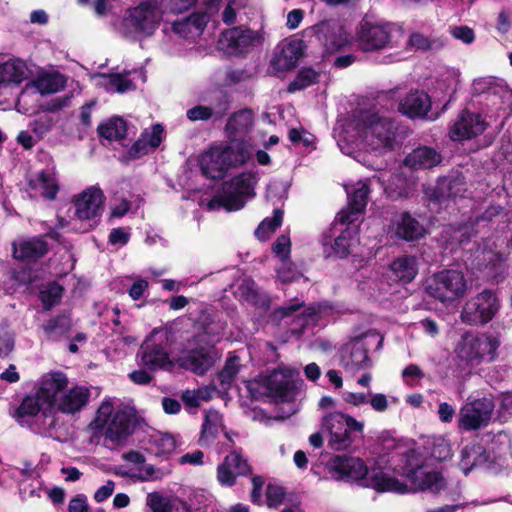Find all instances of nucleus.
I'll return each instance as SVG.
<instances>
[{"instance_id":"nucleus-1","label":"nucleus","mask_w":512,"mask_h":512,"mask_svg":"<svg viewBox=\"0 0 512 512\" xmlns=\"http://www.w3.org/2000/svg\"><path fill=\"white\" fill-rule=\"evenodd\" d=\"M394 472L409 481L410 489L406 483L375 469L372 470L364 487L381 493L405 494L410 490L439 492L446 486L443 475L438 471H427L421 457L414 450H409L401 456L400 463L394 467Z\"/></svg>"},{"instance_id":"nucleus-2","label":"nucleus","mask_w":512,"mask_h":512,"mask_svg":"<svg viewBox=\"0 0 512 512\" xmlns=\"http://www.w3.org/2000/svg\"><path fill=\"white\" fill-rule=\"evenodd\" d=\"M246 388L253 399L268 397L275 403L293 402L298 394L292 371L287 368H276L267 375L248 380Z\"/></svg>"},{"instance_id":"nucleus-3","label":"nucleus","mask_w":512,"mask_h":512,"mask_svg":"<svg viewBox=\"0 0 512 512\" xmlns=\"http://www.w3.org/2000/svg\"><path fill=\"white\" fill-rule=\"evenodd\" d=\"M257 177L254 172L246 171L224 181L220 191L207 203L209 210L224 208L228 212L239 211L253 198Z\"/></svg>"},{"instance_id":"nucleus-4","label":"nucleus","mask_w":512,"mask_h":512,"mask_svg":"<svg viewBox=\"0 0 512 512\" xmlns=\"http://www.w3.org/2000/svg\"><path fill=\"white\" fill-rule=\"evenodd\" d=\"M257 177L254 172L246 171L224 181L220 191L207 203L209 210L224 208L228 212L239 211L253 198Z\"/></svg>"},{"instance_id":"nucleus-5","label":"nucleus","mask_w":512,"mask_h":512,"mask_svg":"<svg viewBox=\"0 0 512 512\" xmlns=\"http://www.w3.org/2000/svg\"><path fill=\"white\" fill-rule=\"evenodd\" d=\"M134 421L135 416L133 413L124 409L114 411L112 401L104 400L89 427L95 434L104 431L106 439L113 444L119 445L133 433Z\"/></svg>"},{"instance_id":"nucleus-6","label":"nucleus","mask_w":512,"mask_h":512,"mask_svg":"<svg viewBox=\"0 0 512 512\" xmlns=\"http://www.w3.org/2000/svg\"><path fill=\"white\" fill-rule=\"evenodd\" d=\"M424 290L441 303H453L465 295L467 280L459 270L443 269L426 278Z\"/></svg>"},{"instance_id":"nucleus-7","label":"nucleus","mask_w":512,"mask_h":512,"mask_svg":"<svg viewBox=\"0 0 512 512\" xmlns=\"http://www.w3.org/2000/svg\"><path fill=\"white\" fill-rule=\"evenodd\" d=\"M323 426L329 431L328 447L343 451L351 447L356 438L363 434L364 424L342 412H333L323 418Z\"/></svg>"},{"instance_id":"nucleus-8","label":"nucleus","mask_w":512,"mask_h":512,"mask_svg":"<svg viewBox=\"0 0 512 512\" xmlns=\"http://www.w3.org/2000/svg\"><path fill=\"white\" fill-rule=\"evenodd\" d=\"M500 346L498 336L483 333L474 335L466 333L457 349L459 358L470 365H478L482 362H493L496 360L497 350Z\"/></svg>"},{"instance_id":"nucleus-9","label":"nucleus","mask_w":512,"mask_h":512,"mask_svg":"<svg viewBox=\"0 0 512 512\" xmlns=\"http://www.w3.org/2000/svg\"><path fill=\"white\" fill-rule=\"evenodd\" d=\"M500 307L496 291L484 289L466 301L460 317L465 324L483 326L492 321Z\"/></svg>"},{"instance_id":"nucleus-10","label":"nucleus","mask_w":512,"mask_h":512,"mask_svg":"<svg viewBox=\"0 0 512 512\" xmlns=\"http://www.w3.org/2000/svg\"><path fill=\"white\" fill-rule=\"evenodd\" d=\"M364 140L373 151H391L396 139V127L391 118L370 114L363 119Z\"/></svg>"},{"instance_id":"nucleus-11","label":"nucleus","mask_w":512,"mask_h":512,"mask_svg":"<svg viewBox=\"0 0 512 512\" xmlns=\"http://www.w3.org/2000/svg\"><path fill=\"white\" fill-rule=\"evenodd\" d=\"M157 0H145L136 7L126 11L122 22V31L125 37L132 34L151 36L159 25L156 7Z\"/></svg>"},{"instance_id":"nucleus-12","label":"nucleus","mask_w":512,"mask_h":512,"mask_svg":"<svg viewBox=\"0 0 512 512\" xmlns=\"http://www.w3.org/2000/svg\"><path fill=\"white\" fill-rule=\"evenodd\" d=\"M494 408V401L489 397L467 402L460 409L458 428L470 432L486 427L491 421Z\"/></svg>"},{"instance_id":"nucleus-13","label":"nucleus","mask_w":512,"mask_h":512,"mask_svg":"<svg viewBox=\"0 0 512 512\" xmlns=\"http://www.w3.org/2000/svg\"><path fill=\"white\" fill-rule=\"evenodd\" d=\"M330 471L337 480L358 482L362 486L369 478V469L358 457L336 455L330 460Z\"/></svg>"},{"instance_id":"nucleus-14","label":"nucleus","mask_w":512,"mask_h":512,"mask_svg":"<svg viewBox=\"0 0 512 512\" xmlns=\"http://www.w3.org/2000/svg\"><path fill=\"white\" fill-rule=\"evenodd\" d=\"M310 29L326 53L338 52L349 44L344 27L334 19L320 21Z\"/></svg>"},{"instance_id":"nucleus-15","label":"nucleus","mask_w":512,"mask_h":512,"mask_svg":"<svg viewBox=\"0 0 512 512\" xmlns=\"http://www.w3.org/2000/svg\"><path fill=\"white\" fill-rule=\"evenodd\" d=\"M258 40L257 32L236 26L221 33L219 44L229 55L244 56L252 50Z\"/></svg>"},{"instance_id":"nucleus-16","label":"nucleus","mask_w":512,"mask_h":512,"mask_svg":"<svg viewBox=\"0 0 512 512\" xmlns=\"http://www.w3.org/2000/svg\"><path fill=\"white\" fill-rule=\"evenodd\" d=\"M486 129V123L480 113L463 109L449 129L453 141H464L481 135Z\"/></svg>"},{"instance_id":"nucleus-17","label":"nucleus","mask_w":512,"mask_h":512,"mask_svg":"<svg viewBox=\"0 0 512 512\" xmlns=\"http://www.w3.org/2000/svg\"><path fill=\"white\" fill-rule=\"evenodd\" d=\"M253 472L248 460L239 451H232L217 467V479L223 486H233L237 476H249Z\"/></svg>"},{"instance_id":"nucleus-18","label":"nucleus","mask_w":512,"mask_h":512,"mask_svg":"<svg viewBox=\"0 0 512 512\" xmlns=\"http://www.w3.org/2000/svg\"><path fill=\"white\" fill-rule=\"evenodd\" d=\"M360 48L365 52L384 49L390 42L391 33L387 25L363 21L357 32Z\"/></svg>"},{"instance_id":"nucleus-19","label":"nucleus","mask_w":512,"mask_h":512,"mask_svg":"<svg viewBox=\"0 0 512 512\" xmlns=\"http://www.w3.org/2000/svg\"><path fill=\"white\" fill-rule=\"evenodd\" d=\"M104 194L98 187L84 190L75 200V215L80 220L97 222L103 211Z\"/></svg>"},{"instance_id":"nucleus-20","label":"nucleus","mask_w":512,"mask_h":512,"mask_svg":"<svg viewBox=\"0 0 512 512\" xmlns=\"http://www.w3.org/2000/svg\"><path fill=\"white\" fill-rule=\"evenodd\" d=\"M369 194L370 187L366 183H362L352 193H348V205L337 214L336 221L341 225H354L360 214L365 212Z\"/></svg>"},{"instance_id":"nucleus-21","label":"nucleus","mask_w":512,"mask_h":512,"mask_svg":"<svg viewBox=\"0 0 512 512\" xmlns=\"http://www.w3.org/2000/svg\"><path fill=\"white\" fill-rule=\"evenodd\" d=\"M215 363L214 347L199 346L189 349L181 358V367L198 375H204Z\"/></svg>"},{"instance_id":"nucleus-22","label":"nucleus","mask_w":512,"mask_h":512,"mask_svg":"<svg viewBox=\"0 0 512 512\" xmlns=\"http://www.w3.org/2000/svg\"><path fill=\"white\" fill-rule=\"evenodd\" d=\"M431 98L423 90H411L399 102L398 110L410 119L424 118L431 109Z\"/></svg>"},{"instance_id":"nucleus-23","label":"nucleus","mask_w":512,"mask_h":512,"mask_svg":"<svg viewBox=\"0 0 512 512\" xmlns=\"http://www.w3.org/2000/svg\"><path fill=\"white\" fill-rule=\"evenodd\" d=\"M393 232L397 239L416 242L424 238L427 231L408 211L402 212L393 222Z\"/></svg>"},{"instance_id":"nucleus-24","label":"nucleus","mask_w":512,"mask_h":512,"mask_svg":"<svg viewBox=\"0 0 512 512\" xmlns=\"http://www.w3.org/2000/svg\"><path fill=\"white\" fill-rule=\"evenodd\" d=\"M13 257L26 262H36L44 257L49 250L48 243L43 236L20 240L12 244Z\"/></svg>"},{"instance_id":"nucleus-25","label":"nucleus","mask_w":512,"mask_h":512,"mask_svg":"<svg viewBox=\"0 0 512 512\" xmlns=\"http://www.w3.org/2000/svg\"><path fill=\"white\" fill-rule=\"evenodd\" d=\"M68 385L67 376L61 371L50 372L42 377L39 388L36 393L42 399V402L48 406H53L58 393L66 389Z\"/></svg>"},{"instance_id":"nucleus-26","label":"nucleus","mask_w":512,"mask_h":512,"mask_svg":"<svg viewBox=\"0 0 512 512\" xmlns=\"http://www.w3.org/2000/svg\"><path fill=\"white\" fill-rule=\"evenodd\" d=\"M202 175L211 180L223 179L229 170L218 146L210 147L200 158Z\"/></svg>"},{"instance_id":"nucleus-27","label":"nucleus","mask_w":512,"mask_h":512,"mask_svg":"<svg viewBox=\"0 0 512 512\" xmlns=\"http://www.w3.org/2000/svg\"><path fill=\"white\" fill-rule=\"evenodd\" d=\"M302 43V40H294L284 44L271 60L273 69L285 72L296 67L299 59L304 54Z\"/></svg>"},{"instance_id":"nucleus-28","label":"nucleus","mask_w":512,"mask_h":512,"mask_svg":"<svg viewBox=\"0 0 512 512\" xmlns=\"http://www.w3.org/2000/svg\"><path fill=\"white\" fill-rule=\"evenodd\" d=\"M254 125V113L251 108H243L232 113L225 125L227 138H239L248 135Z\"/></svg>"},{"instance_id":"nucleus-29","label":"nucleus","mask_w":512,"mask_h":512,"mask_svg":"<svg viewBox=\"0 0 512 512\" xmlns=\"http://www.w3.org/2000/svg\"><path fill=\"white\" fill-rule=\"evenodd\" d=\"M164 128L161 124H155L152 127V133L149 135L146 132L142 133L140 137L132 144L127 150L126 156L129 160L139 159L149 153V148H157L162 142V134Z\"/></svg>"},{"instance_id":"nucleus-30","label":"nucleus","mask_w":512,"mask_h":512,"mask_svg":"<svg viewBox=\"0 0 512 512\" xmlns=\"http://www.w3.org/2000/svg\"><path fill=\"white\" fill-rule=\"evenodd\" d=\"M230 109V99L227 92H221L220 98L214 107L196 105L187 110L186 116L190 121H207L212 117L223 118Z\"/></svg>"},{"instance_id":"nucleus-31","label":"nucleus","mask_w":512,"mask_h":512,"mask_svg":"<svg viewBox=\"0 0 512 512\" xmlns=\"http://www.w3.org/2000/svg\"><path fill=\"white\" fill-rule=\"evenodd\" d=\"M226 145H219L220 153L228 168H237L244 165L250 158V152L243 139L228 138Z\"/></svg>"},{"instance_id":"nucleus-32","label":"nucleus","mask_w":512,"mask_h":512,"mask_svg":"<svg viewBox=\"0 0 512 512\" xmlns=\"http://www.w3.org/2000/svg\"><path fill=\"white\" fill-rule=\"evenodd\" d=\"M442 161V156L436 149L429 146H419L413 149L404 159V164L412 169H431Z\"/></svg>"},{"instance_id":"nucleus-33","label":"nucleus","mask_w":512,"mask_h":512,"mask_svg":"<svg viewBox=\"0 0 512 512\" xmlns=\"http://www.w3.org/2000/svg\"><path fill=\"white\" fill-rule=\"evenodd\" d=\"M90 398V391L85 386H75L67 391L59 402L58 409L65 414L79 412L87 405Z\"/></svg>"},{"instance_id":"nucleus-34","label":"nucleus","mask_w":512,"mask_h":512,"mask_svg":"<svg viewBox=\"0 0 512 512\" xmlns=\"http://www.w3.org/2000/svg\"><path fill=\"white\" fill-rule=\"evenodd\" d=\"M141 361L148 369L155 371L171 364L169 354L161 344L143 343L141 348Z\"/></svg>"},{"instance_id":"nucleus-35","label":"nucleus","mask_w":512,"mask_h":512,"mask_svg":"<svg viewBox=\"0 0 512 512\" xmlns=\"http://www.w3.org/2000/svg\"><path fill=\"white\" fill-rule=\"evenodd\" d=\"M390 269L399 281L410 283L418 274L417 259L411 255L400 256L393 260Z\"/></svg>"},{"instance_id":"nucleus-36","label":"nucleus","mask_w":512,"mask_h":512,"mask_svg":"<svg viewBox=\"0 0 512 512\" xmlns=\"http://www.w3.org/2000/svg\"><path fill=\"white\" fill-rule=\"evenodd\" d=\"M27 185L32 190L40 187L43 190L42 196L51 201L56 199L60 190L55 175L45 170L40 171L36 178L28 179Z\"/></svg>"},{"instance_id":"nucleus-37","label":"nucleus","mask_w":512,"mask_h":512,"mask_svg":"<svg viewBox=\"0 0 512 512\" xmlns=\"http://www.w3.org/2000/svg\"><path fill=\"white\" fill-rule=\"evenodd\" d=\"M44 405L46 403L42 402L37 393L35 395H26L14 412H11V416L18 424L23 425L26 423V418L36 417Z\"/></svg>"},{"instance_id":"nucleus-38","label":"nucleus","mask_w":512,"mask_h":512,"mask_svg":"<svg viewBox=\"0 0 512 512\" xmlns=\"http://www.w3.org/2000/svg\"><path fill=\"white\" fill-rule=\"evenodd\" d=\"M490 461V453L480 444L466 445L461 451V465L468 471Z\"/></svg>"},{"instance_id":"nucleus-39","label":"nucleus","mask_w":512,"mask_h":512,"mask_svg":"<svg viewBox=\"0 0 512 512\" xmlns=\"http://www.w3.org/2000/svg\"><path fill=\"white\" fill-rule=\"evenodd\" d=\"M127 122L119 116L110 118L98 125L97 132L100 137L110 141H120L127 136Z\"/></svg>"},{"instance_id":"nucleus-40","label":"nucleus","mask_w":512,"mask_h":512,"mask_svg":"<svg viewBox=\"0 0 512 512\" xmlns=\"http://www.w3.org/2000/svg\"><path fill=\"white\" fill-rule=\"evenodd\" d=\"M26 65L19 59L0 63V85L20 84L25 79Z\"/></svg>"},{"instance_id":"nucleus-41","label":"nucleus","mask_w":512,"mask_h":512,"mask_svg":"<svg viewBox=\"0 0 512 512\" xmlns=\"http://www.w3.org/2000/svg\"><path fill=\"white\" fill-rule=\"evenodd\" d=\"M463 185L464 182L458 177L444 179L434 189L432 199L439 203L455 199L463 191Z\"/></svg>"},{"instance_id":"nucleus-42","label":"nucleus","mask_w":512,"mask_h":512,"mask_svg":"<svg viewBox=\"0 0 512 512\" xmlns=\"http://www.w3.org/2000/svg\"><path fill=\"white\" fill-rule=\"evenodd\" d=\"M341 362L343 366L351 370H361L370 366L368 350L363 344H353L348 355H343Z\"/></svg>"},{"instance_id":"nucleus-43","label":"nucleus","mask_w":512,"mask_h":512,"mask_svg":"<svg viewBox=\"0 0 512 512\" xmlns=\"http://www.w3.org/2000/svg\"><path fill=\"white\" fill-rule=\"evenodd\" d=\"M283 210L276 208L273 210V216L266 217L264 220L260 222L258 227L256 228L254 234L256 238L261 241L265 242L269 240L272 233H274L277 228H279L282 225L283 222Z\"/></svg>"},{"instance_id":"nucleus-44","label":"nucleus","mask_w":512,"mask_h":512,"mask_svg":"<svg viewBox=\"0 0 512 512\" xmlns=\"http://www.w3.org/2000/svg\"><path fill=\"white\" fill-rule=\"evenodd\" d=\"M241 358L235 354H229L223 368L218 372L217 379L222 387L228 389L240 372Z\"/></svg>"},{"instance_id":"nucleus-45","label":"nucleus","mask_w":512,"mask_h":512,"mask_svg":"<svg viewBox=\"0 0 512 512\" xmlns=\"http://www.w3.org/2000/svg\"><path fill=\"white\" fill-rule=\"evenodd\" d=\"M319 77L320 73L315 71L312 67H303L289 83L287 91L289 93H294L296 91L306 89L307 87L316 84Z\"/></svg>"},{"instance_id":"nucleus-46","label":"nucleus","mask_w":512,"mask_h":512,"mask_svg":"<svg viewBox=\"0 0 512 512\" xmlns=\"http://www.w3.org/2000/svg\"><path fill=\"white\" fill-rule=\"evenodd\" d=\"M408 44L415 50L423 52L438 51L444 47V41L439 37H427L419 32H413L409 36Z\"/></svg>"},{"instance_id":"nucleus-47","label":"nucleus","mask_w":512,"mask_h":512,"mask_svg":"<svg viewBox=\"0 0 512 512\" xmlns=\"http://www.w3.org/2000/svg\"><path fill=\"white\" fill-rule=\"evenodd\" d=\"M355 234L356 230L351 228L350 225H347L346 229L343 230L341 234L335 238L332 249L338 258L344 259L350 255V248L353 245Z\"/></svg>"},{"instance_id":"nucleus-48","label":"nucleus","mask_w":512,"mask_h":512,"mask_svg":"<svg viewBox=\"0 0 512 512\" xmlns=\"http://www.w3.org/2000/svg\"><path fill=\"white\" fill-rule=\"evenodd\" d=\"M64 288L57 282H49L45 289L40 290L39 300L44 310H51L62 298Z\"/></svg>"},{"instance_id":"nucleus-49","label":"nucleus","mask_w":512,"mask_h":512,"mask_svg":"<svg viewBox=\"0 0 512 512\" xmlns=\"http://www.w3.org/2000/svg\"><path fill=\"white\" fill-rule=\"evenodd\" d=\"M242 296L246 302L258 309L266 311L270 308L269 296L255 288L254 283L247 285L245 289L242 290Z\"/></svg>"},{"instance_id":"nucleus-50","label":"nucleus","mask_w":512,"mask_h":512,"mask_svg":"<svg viewBox=\"0 0 512 512\" xmlns=\"http://www.w3.org/2000/svg\"><path fill=\"white\" fill-rule=\"evenodd\" d=\"M292 499L287 497L284 487L269 483L266 488V504L268 508L277 509L284 503L291 502Z\"/></svg>"},{"instance_id":"nucleus-51","label":"nucleus","mask_w":512,"mask_h":512,"mask_svg":"<svg viewBox=\"0 0 512 512\" xmlns=\"http://www.w3.org/2000/svg\"><path fill=\"white\" fill-rule=\"evenodd\" d=\"M35 86L43 95L52 94L58 92L64 86V81L59 74L46 75L39 77L35 81Z\"/></svg>"},{"instance_id":"nucleus-52","label":"nucleus","mask_w":512,"mask_h":512,"mask_svg":"<svg viewBox=\"0 0 512 512\" xmlns=\"http://www.w3.org/2000/svg\"><path fill=\"white\" fill-rule=\"evenodd\" d=\"M70 319L65 315H58L46 321L43 330L46 334L64 335L70 330Z\"/></svg>"},{"instance_id":"nucleus-53","label":"nucleus","mask_w":512,"mask_h":512,"mask_svg":"<svg viewBox=\"0 0 512 512\" xmlns=\"http://www.w3.org/2000/svg\"><path fill=\"white\" fill-rule=\"evenodd\" d=\"M430 455L433 459L442 462L452 457L451 445L444 437L433 439Z\"/></svg>"},{"instance_id":"nucleus-54","label":"nucleus","mask_w":512,"mask_h":512,"mask_svg":"<svg viewBox=\"0 0 512 512\" xmlns=\"http://www.w3.org/2000/svg\"><path fill=\"white\" fill-rule=\"evenodd\" d=\"M147 505L152 512H173L171 501L162 496L159 492H152L148 494Z\"/></svg>"},{"instance_id":"nucleus-55","label":"nucleus","mask_w":512,"mask_h":512,"mask_svg":"<svg viewBox=\"0 0 512 512\" xmlns=\"http://www.w3.org/2000/svg\"><path fill=\"white\" fill-rule=\"evenodd\" d=\"M271 249L280 260H288L291 252L290 237L285 234L278 236Z\"/></svg>"},{"instance_id":"nucleus-56","label":"nucleus","mask_w":512,"mask_h":512,"mask_svg":"<svg viewBox=\"0 0 512 512\" xmlns=\"http://www.w3.org/2000/svg\"><path fill=\"white\" fill-rule=\"evenodd\" d=\"M282 264L277 269V275L279 279L284 283H290L299 278V271L296 265H294L290 258L288 260H281Z\"/></svg>"},{"instance_id":"nucleus-57","label":"nucleus","mask_w":512,"mask_h":512,"mask_svg":"<svg viewBox=\"0 0 512 512\" xmlns=\"http://www.w3.org/2000/svg\"><path fill=\"white\" fill-rule=\"evenodd\" d=\"M103 76L108 78L109 84L113 86L118 93H124L134 86L131 79L120 73H109Z\"/></svg>"},{"instance_id":"nucleus-58","label":"nucleus","mask_w":512,"mask_h":512,"mask_svg":"<svg viewBox=\"0 0 512 512\" xmlns=\"http://www.w3.org/2000/svg\"><path fill=\"white\" fill-rule=\"evenodd\" d=\"M218 427L216 424L212 423L208 417H206L202 429L201 435L199 438V444L201 446H207L210 444L212 440L217 437Z\"/></svg>"},{"instance_id":"nucleus-59","label":"nucleus","mask_w":512,"mask_h":512,"mask_svg":"<svg viewBox=\"0 0 512 512\" xmlns=\"http://www.w3.org/2000/svg\"><path fill=\"white\" fill-rule=\"evenodd\" d=\"M53 124L54 121L51 117L42 116L31 123V129L39 138H42L52 129Z\"/></svg>"},{"instance_id":"nucleus-60","label":"nucleus","mask_w":512,"mask_h":512,"mask_svg":"<svg viewBox=\"0 0 512 512\" xmlns=\"http://www.w3.org/2000/svg\"><path fill=\"white\" fill-rule=\"evenodd\" d=\"M130 233L122 227L113 228L108 236V242L111 245L125 246L130 240Z\"/></svg>"},{"instance_id":"nucleus-61","label":"nucleus","mask_w":512,"mask_h":512,"mask_svg":"<svg viewBox=\"0 0 512 512\" xmlns=\"http://www.w3.org/2000/svg\"><path fill=\"white\" fill-rule=\"evenodd\" d=\"M186 18L189 22V26L199 33L203 32L208 23V15L205 12H194Z\"/></svg>"},{"instance_id":"nucleus-62","label":"nucleus","mask_w":512,"mask_h":512,"mask_svg":"<svg viewBox=\"0 0 512 512\" xmlns=\"http://www.w3.org/2000/svg\"><path fill=\"white\" fill-rule=\"evenodd\" d=\"M69 99L67 97H56L41 105L43 112L55 113L68 105Z\"/></svg>"},{"instance_id":"nucleus-63","label":"nucleus","mask_w":512,"mask_h":512,"mask_svg":"<svg viewBox=\"0 0 512 512\" xmlns=\"http://www.w3.org/2000/svg\"><path fill=\"white\" fill-rule=\"evenodd\" d=\"M452 35L459 40H462L465 44H470L475 39V34L472 28L468 26H457L452 30Z\"/></svg>"},{"instance_id":"nucleus-64","label":"nucleus","mask_w":512,"mask_h":512,"mask_svg":"<svg viewBox=\"0 0 512 512\" xmlns=\"http://www.w3.org/2000/svg\"><path fill=\"white\" fill-rule=\"evenodd\" d=\"M69 512H88L87 497L84 494H78L73 497L68 504Z\"/></svg>"}]
</instances>
